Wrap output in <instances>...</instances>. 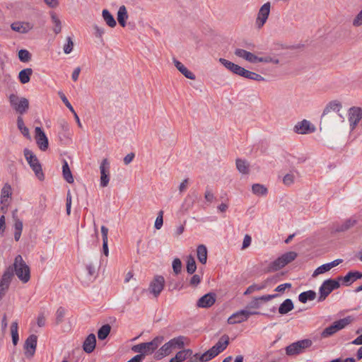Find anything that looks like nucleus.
<instances>
[{
	"mask_svg": "<svg viewBox=\"0 0 362 362\" xmlns=\"http://www.w3.org/2000/svg\"><path fill=\"white\" fill-rule=\"evenodd\" d=\"M164 340L163 336H158L149 342L141 343L132 346V350L135 353H139V356H142V360L145 356L153 354Z\"/></svg>",
	"mask_w": 362,
	"mask_h": 362,
	"instance_id": "f257e3e1",
	"label": "nucleus"
},
{
	"mask_svg": "<svg viewBox=\"0 0 362 362\" xmlns=\"http://www.w3.org/2000/svg\"><path fill=\"white\" fill-rule=\"evenodd\" d=\"M185 337L180 336L170 339L158 349L156 353V357L162 358L168 356L175 349H182L185 346Z\"/></svg>",
	"mask_w": 362,
	"mask_h": 362,
	"instance_id": "f03ea898",
	"label": "nucleus"
},
{
	"mask_svg": "<svg viewBox=\"0 0 362 362\" xmlns=\"http://www.w3.org/2000/svg\"><path fill=\"white\" fill-rule=\"evenodd\" d=\"M13 266L18 278L23 283H27L30 279V271L21 255H18L16 257Z\"/></svg>",
	"mask_w": 362,
	"mask_h": 362,
	"instance_id": "7ed1b4c3",
	"label": "nucleus"
},
{
	"mask_svg": "<svg viewBox=\"0 0 362 362\" xmlns=\"http://www.w3.org/2000/svg\"><path fill=\"white\" fill-rule=\"evenodd\" d=\"M229 344V337L223 335L210 349L202 354V361H210L223 351Z\"/></svg>",
	"mask_w": 362,
	"mask_h": 362,
	"instance_id": "20e7f679",
	"label": "nucleus"
},
{
	"mask_svg": "<svg viewBox=\"0 0 362 362\" xmlns=\"http://www.w3.org/2000/svg\"><path fill=\"white\" fill-rule=\"evenodd\" d=\"M354 321V317L351 316H347L343 319L335 321L332 325L326 327L322 332L321 333V336L323 338H327L330 336H332L338 331L344 329L347 325L351 324Z\"/></svg>",
	"mask_w": 362,
	"mask_h": 362,
	"instance_id": "39448f33",
	"label": "nucleus"
},
{
	"mask_svg": "<svg viewBox=\"0 0 362 362\" xmlns=\"http://www.w3.org/2000/svg\"><path fill=\"white\" fill-rule=\"evenodd\" d=\"M313 345V341L310 339H305L293 342L285 349L288 356H296L305 351Z\"/></svg>",
	"mask_w": 362,
	"mask_h": 362,
	"instance_id": "423d86ee",
	"label": "nucleus"
},
{
	"mask_svg": "<svg viewBox=\"0 0 362 362\" xmlns=\"http://www.w3.org/2000/svg\"><path fill=\"white\" fill-rule=\"evenodd\" d=\"M23 153L26 160L34 171L35 175L40 180H42L44 179V174L42 173V166L37 156L28 148L24 149Z\"/></svg>",
	"mask_w": 362,
	"mask_h": 362,
	"instance_id": "0eeeda50",
	"label": "nucleus"
},
{
	"mask_svg": "<svg viewBox=\"0 0 362 362\" xmlns=\"http://www.w3.org/2000/svg\"><path fill=\"white\" fill-rule=\"evenodd\" d=\"M9 103L11 107L20 115L25 114L29 108V101L25 98H20L16 94L9 95Z\"/></svg>",
	"mask_w": 362,
	"mask_h": 362,
	"instance_id": "6e6552de",
	"label": "nucleus"
},
{
	"mask_svg": "<svg viewBox=\"0 0 362 362\" xmlns=\"http://www.w3.org/2000/svg\"><path fill=\"white\" fill-rule=\"evenodd\" d=\"M297 256L298 254L296 252H287L272 262L269 266V269L272 271H277L293 262Z\"/></svg>",
	"mask_w": 362,
	"mask_h": 362,
	"instance_id": "1a4fd4ad",
	"label": "nucleus"
},
{
	"mask_svg": "<svg viewBox=\"0 0 362 362\" xmlns=\"http://www.w3.org/2000/svg\"><path fill=\"white\" fill-rule=\"evenodd\" d=\"M340 284L338 281L335 279L325 280L321 285L319 289L320 295L317 299L318 302L324 301L326 298L335 289L339 288Z\"/></svg>",
	"mask_w": 362,
	"mask_h": 362,
	"instance_id": "9d476101",
	"label": "nucleus"
},
{
	"mask_svg": "<svg viewBox=\"0 0 362 362\" xmlns=\"http://www.w3.org/2000/svg\"><path fill=\"white\" fill-rule=\"evenodd\" d=\"M276 297V295H264L258 298H253L246 305V311L255 313V315H259L260 313L257 311L261 308L262 302H267Z\"/></svg>",
	"mask_w": 362,
	"mask_h": 362,
	"instance_id": "9b49d317",
	"label": "nucleus"
},
{
	"mask_svg": "<svg viewBox=\"0 0 362 362\" xmlns=\"http://www.w3.org/2000/svg\"><path fill=\"white\" fill-rule=\"evenodd\" d=\"M271 4L267 2L259 8L255 21V25L258 28H261L267 22L270 13Z\"/></svg>",
	"mask_w": 362,
	"mask_h": 362,
	"instance_id": "f8f14e48",
	"label": "nucleus"
},
{
	"mask_svg": "<svg viewBox=\"0 0 362 362\" xmlns=\"http://www.w3.org/2000/svg\"><path fill=\"white\" fill-rule=\"evenodd\" d=\"M251 315H255V313L246 311L244 309L240 310L231 315L227 322L229 325L241 323L247 321Z\"/></svg>",
	"mask_w": 362,
	"mask_h": 362,
	"instance_id": "ddd939ff",
	"label": "nucleus"
},
{
	"mask_svg": "<svg viewBox=\"0 0 362 362\" xmlns=\"http://www.w3.org/2000/svg\"><path fill=\"white\" fill-rule=\"evenodd\" d=\"M362 119V109L358 107H353L349 110L348 119L351 130L353 131Z\"/></svg>",
	"mask_w": 362,
	"mask_h": 362,
	"instance_id": "4468645a",
	"label": "nucleus"
},
{
	"mask_svg": "<svg viewBox=\"0 0 362 362\" xmlns=\"http://www.w3.org/2000/svg\"><path fill=\"white\" fill-rule=\"evenodd\" d=\"M13 275V269L11 267H9L2 275L0 280V300L3 298L8 290Z\"/></svg>",
	"mask_w": 362,
	"mask_h": 362,
	"instance_id": "2eb2a0df",
	"label": "nucleus"
},
{
	"mask_svg": "<svg viewBox=\"0 0 362 362\" xmlns=\"http://www.w3.org/2000/svg\"><path fill=\"white\" fill-rule=\"evenodd\" d=\"M100 186L105 187L110 181V163L107 158H104L100 165Z\"/></svg>",
	"mask_w": 362,
	"mask_h": 362,
	"instance_id": "dca6fc26",
	"label": "nucleus"
},
{
	"mask_svg": "<svg viewBox=\"0 0 362 362\" xmlns=\"http://www.w3.org/2000/svg\"><path fill=\"white\" fill-rule=\"evenodd\" d=\"M35 140L39 148L41 151H46L49 146V141L47 136L41 127H37L35 129Z\"/></svg>",
	"mask_w": 362,
	"mask_h": 362,
	"instance_id": "f3484780",
	"label": "nucleus"
},
{
	"mask_svg": "<svg viewBox=\"0 0 362 362\" xmlns=\"http://www.w3.org/2000/svg\"><path fill=\"white\" fill-rule=\"evenodd\" d=\"M164 284V278L162 276H156L150 284L149 291L155 297H157L163 291Z\"/></svg>",
	"mask_w": 362,
	"mask_h": 362,
	"instance_id": "a211bd4d",
	"label": "nucleus"
},
{
	"mask_svg": "<svg viewBox=\"0 0 362 362\" xmlns=\"http://www.w3.org/2000/svg\"><path fill=\"white\" fill-rule=\"evenodd\" d=\"M37 337L35 334L29 336L25 341L24 348L25 349V355L33 356L35 354L37 346Z\"/></svg>",
	"mask_w": 362,
	"mask_h": 362,
	"instance_id": "6ab92c4d",
	"label": "nucleus"
},
{
	"mask_svg": "<svg viewBox=\"0 0 362 362\" xmlns=\"http://www.w3.org/2000/svg\"><path fill=\"white\" fill-rule=\"evenodd\" d=\"M358 222V219L356 216H352L346 219L342 223L337 226L335 231L338 233H343L349 230L354 227Z\"/></svg>",
	"mask_w": 362,
	"mask_h": 362,
	"instance_id": "aec40b11",
	"label": "nucleus"
},
{
	"mask_svg": "<svg viewBox=\"0 0 362 362\" xmlns=\"http://www.w3.org/2000/svg\"><path fill=\"white\" fill-rule=\"evenodd\" d=\"M219 62L223 64L228 70H229L230 71H231L232 73L236 74V75H238V76H242L243 75V73L244 71V68L236 64H234L233 62H230V61H228L226 59H223V58H220L218 59Z\"/></svg>",
	"mask_w": 362,
	"mask_h": 362,
	"instance_id": "412c9836",
	"label": "nucleus"
},
{
	"mask_svg": "<svg viewBox=\"0 0 362 362\" xmlns=\"http://www.w3.org/2000/svg\"><path fill=\"white\" fill-rule=\"evenodd\" d=\"M294 131L298 134H307L315 131V127L306 119L298 122L294 127Z\"/></svg>",
	"mask_w": 362,
	"mask_h": 362,
	"instance_id": "4be33fe9",
	"label": "nucleus"
},
{
	"mask_svg": "<svg viewBox=\"0 0 362 362\" xmlns=\"http://www.w3.org/2000/svg\"><path fill=\"white\" fill-rule=\"evenodd\" d=\"M13 30L20 33H27L33 29V25L29 22L16 21L11 25Z\"/></svg>",
	"mask_w": 362,
	"mask_h": 362,
	"instance_id": "5701e85b",
	"label": "nucleus"
},
{
	"mask_svg": "<svg viewBox=\"0 0 362 362\" xmlns=\"http://www.w3.org/2000/svg\"><path fill=\"white\" fill-rule=\"evenodd\" d=\"M361 278L362 272L358 271H351L348 272L344 277H341L340 279L342 280L343 284L349 286L354 281Z\"/></svg>",
	"mask_w": 362,
	"mask_h": 362,
	"instance_id": "b1692460",
	"label": "nucleus"
},
{
	"mask_svg": "<svg viewBox=\"0 0 362 362\" xmlns=\"http://www.w3.org/2000/svg\"><path fill=\"white\" fill-rule=\"evenodd\" d=\"M216 301V296L214 293H206L201 297L197 303L199 308H209L212 306Z\"/></svg>",
	"mask_w": 362,
	"mask_h": 362,
	"instance_id": "393cba45",
	"label": "nucleus"
},
{
	"mask_svg": "<svg viewBox=\"0 0 362 362\" xmlns=\"http://www.w3.org/2000/svg\"><path fill=\"white\" fill-rule=\"evenodd\" d=\"M235 55L245 59L246 61L250 63H256L257 59V56L255 55L253 53L245 50L243 49H236L234 52Z\"/></svg>",
	"mask_w": 362,
	"mask_h": 362,
	"instance_id": "a878e982",
	"label": "nucleus"
},
{
	"mask_svg": "<svg viewBox=\"0 0 362 362\" xmlns=\"http://www.w3.org/2000/svg\"><path fill=\"white\" fill-rule=\"evenodd\" d=\"M96 339L94 334H90L85 339L83 348L85 352L90 354L93 351L95 348Z\"/></svg>",
	"mask_w": 362,
	"mask_h": 362,
	"instance_id": "bb28decb",
	"label": "nucleus"
},
{
	"mask_svg": "<svg viewBox=\"0 0 362 362\" xmlns=\"http://www.w3.org/2000/svg\"><path fill=\"white\" fill-rule=\"evenodd\" d=\"M173 63L177 69V70L183 74L186 78L192 80L195 79V75L187 69V67L185 66L183 64H182L180 61L173 59Z\"/></svg>",
	"mask_w": 362,
	"mask_h": 362,
	"instance_id": "cd10ccee",
	"label": "nucleus"
},
{
	"mask_svg": "<svg viewBox=\"0 0 362 362\" xmlns=\"http://www.w3.org/2000/svg\"><path fill=\"white\" fill-rule=\"evenodd\" d=\"M207 253L208 250L204 245H199L197 247V257L199 262L205 264L207 262Z\"/></svg>",
	"mask_w": 362,
	"mask_h": 362,
	"instance_id": "c85d7f7f",
	"label": "nucleus"
},
{
	"mask_svg": "<svg viewBox=\"0 0 362 362\" xmlns=\"http://www.w3.org/2000/svg\"><path fill=\"white\" fill-rule=\"evenodd\" d=\"M11 194L12 189L11 185L8 183L5 184L1 191V203L5 204Z\"/></svg>",
	"mask_w": 362,
	"mask_h": 362,
	"instance_id": "c756f323",
	"label": "nucleus"
},
{
	"mask_svg": "<svg viewBox=\"0 0 362 362\" xmlns=\"http://www.w3.org/2000/svg\"><path fill=\"white\" fill-rule=\"evenodd\" d=\"M128 18L127 11L125 6L122 5L117 11V21L122 27L126 25V21Z\"/></svg>",
	"mask_w": 362,
	"mask_h": 362,
	"instance_id": "7c9ffc66",
	"label": "nucleus"
},
{
	"mask_svg": "<svg viewBox=\"0 0 362 362\" xmlns=\"http://www.w3.org/2000/svg\"><path fill=\"white\" fill-rule=\"evenodd\" d=\"M294 308L292 300L289 298L286 299L279 306V313L281 315L287 314Z\"/></svg>",
	"mask_w": 362,
	"mask_h": 362,
	"instance_id": "2f4dec72",
	"label": "nucleus"
},
{
	"mask_svg": "<svg viewBox=\"0 0 362 362\" xmlns=\"http://www.w3.org/2000/svg\"><path fill=\"white\" fill-rule=\"evenodd\" d=\"M62 174L64 180L69 183H73L74 180L66 160H64L62 165Z\"/></svg>",
	"mask_w": 362,
	"mask_h": 362,
	"instance_id": "473e14b6",
	"label": "nucleus"
},
{
	"mask_svg": "<svg viewBox=\"0 0 362 362\" xmlns=\"http://www.w3.org/2000/svg\"><path fill=\"white\" fill-rule=\"evenodd\" d=\"M33 74V69L26 68L21 70L18 74V78L23 84L27 83L30 80V76Z\"/></svg>",
	"mask_w": 362,
	"mask_h": 362,
	"instance_id": "72a5a7b5",
	"label": "nucleus"
},
{
	"mask_svg": "<svg viewBox=\"0 0 362 362\" xmlns=\"http://www.w3.org/2000/svg\"><path fill=\"white\" fill-rule=\"evenodd\" d=\"M102 16L106 24L110 28H115L117 25L116 21L113 16L107 9L102 11Z\"/></svg>",
	"mask_w": 362,
	"mask_h": 362,
	"instance_id": "f704fd0d",
	"label": "nucleus"
},
{
	"mask_svg": "<svg viewBox=\"0 0 362 362\" xmlns=\"http://www.w3.org/2000/svg\"><path fill=\"white\" fill-rule=\"evenodd\" d=\"M316 298V293L313 290L304 291L298 296V300L303 303H305L308 300H313Z\"/></svg>",
	"mask_w": 362,
	"mask_h": 362,
	"instance_id": "c9c22d12",
	"label": "nucleus"
},
{
	"mask_svg": "<svg viewBox=\"0 0 362 362\" xmlns=\"http://www.w3.org/2000/svg\"><path fill=\"white\" fill-rule=\"evenodd\" d=\"M341 108V105L339 102H338L337 100L331 101L325 107V109L323 110L322 116H325V115L328 114L332 110V111H335V110L339 111Z\"/></svg>",
	"mask_w": 362,
	"mask_h": 362,
	"instance_id": "e433bc0d",
	"label": "nucleus"
},
{
	"mask_svg": "<svg viewBox=\"0 0 362 362\" xmlns=\"http://www.w3.org/2000/svg\"><path fill=\"white\" fill-rule=\"evenodd\" d=\"M236 168L238 171L242 174H248L250 165L245 160L237 159L236 160Z\"/></svg>",
	"mask_w": 362,
	"mask_h": 362,
	"instance_id": "4c0bfd02",
	"label": "nucleus"
},
{
	"mask_svg": "<svg viewBox=\"0 0 362 362\" xmlns=\"http://www.w3.org/2000/svg\"><path fill=\"white\" fill-rule=\"evenodd\" d=\"M242 76L245 77L246 78L256 81H264V78L263 76H262L261 75L256 74L255 72L248 71L245 69H244Z\"/></svg>",
	"mask_w": 362,
	"mask_h": 362,
	"instance_id": "58836bf2",
	"label": "nucleus"
},
{
	"mask_svg": "<svg viewBox=\"0 0 362 362\" xmlns=\"http://www.w3.org/2000/svg\"><path fill=\"white\" fill-rule=\"evenodd\" d=\"M187 272L189 274H192L197 269V264L194 257L189 255L187 257Z\"/></svg>",
	"mask_w": 362,
	"mask_h": 362,
	"instance_id": "ea45409f",
	"label": "nucleus"
},
{
	"mask_svg": "<svg viewBox=\"0 0 362 362\" xmlns=\"http://www.w3.org/2000/svg\"><path fill=\"white\" fill-rule=\"evenodd\" d=\"M17 126L21 132L23 134L24 136L27 138H30V132L28 127H26L24 124L23 117L19 115L17 118Z\"/></svg>",
	"mask_w": 362,
	"mask_h": 362,
	"instance_id": "a19ab883",
	"label": "nucleus"
},
{
	"mask_svg": "<svg viewBox=\"0 0 362 362\" xmlns=\"http://www.w3.org/2000/svg\"><path fill=\"white\" fill-rule=\"evenodd\" d=\"M192 355V350L187 349H184L182 351H178L176 355L175 358L177 360H178L180 362H182L189 357H190Z\"/></svg>",
	"mask_w": 362,
	"mask_h": 362,
	"instance_id": "79ce46f5",
	"label": "nucleus"
},
{
	"mask_svg": "<svg viewBox=\"0 0 362 362\" xmlns=\"http://www.w3.org/2000/svg\"><path fill=\"white\" fill-rule=\"evenodd\" d=\"M18 322L16 321L13 322L11 325V334L12 337V341L13 345H16L18 342Z\"/></svg>",
	"mask_w": 362,
	"mask_h": 362,
	"instance_id": "37998d69",
	"label": "nucleus"
},
{
	"mask_svg": "<svg viewBox=\"0 0 362 362\" xmlns=\"http://www.w3.org/2000/svg\"><path fill=\"white\" fill-rule=\"evenodd\" d=\"M110 330L111 327L108 324L103 325L98 332V339L100 340L105 339L110 334Z\"/></svg>",
	"mask_w": 362,
	"mask_h": 362,
	"instance_id": "c03bdc74",
	"label": "nucleus"
},
{
	"mask_svg": "<svg viewBox=\"0 0 362 362\" xmlns=\"http://www.w3.org/2000/svg\"><path fill=\"white\" fill-rule=\"evenodd\" d=\"M252 191L257 195H264L267 192V189L262 185L254 184L252 186Z\"/></svg>",
	"mask_w": 362,
	"mask_h": 362,
	"instance_id": "a18cd8bd",
	"label": "nucleus"
},
{
	"mask_svg": "<svg viewBox=\"0 0 362 362\" xmlns=\"http://www.w3.org/2000/svg\"><path fill=\"white\" fill-rule=\"evenodd\" d=\"M257 62L272 63L274 64H278L279 63V60L276 56L268 55L262 57H257Z\"/></svg>",
	"mask_w": 362,
	"mask_h": 362,
	"instance_id": "49530a36",
	"label": "nucleus"
},
{
	"mask_svg": "<svg viewBox=\"0 0 362 362\" xmlns=\"http://www.w3.org/2000/svg\"><path fill=\"white\" fill-rule=\"evenodd\" d=\"M51 18L54 24L53 30L56 34H58L62 31L61 21L59 19L56 14H52Z\"/></svg>",
	"mask_w": 362,
	"mask_h": 362,
	"instance_id": "de8ad7c7",
	"label": "nucleus"
},
{
	"mask_svg": "<svg viewBox=\"0 0 362 362\" xmlns=\"http://www.w3.org/2000/svg\"><path fill=\"white\" fill-rule=\"evenodd\" d=\"M266 287V284H252L250 286L246 291L244 292V295H249L255 291H260Z\"/></svg>",
	"mask_w": 362,
	"mask_h": 362,
	"instance_id": "09e8293b",
	"label": "nucleus"
},
{
	"mask_svg": "<svg viewBox=\"0 0 362 362\" xmlns=\"http://www.w3.org/2000/svg\"><path fill=\"white\" fill-rule=\"evenodd\" d=\"M332 268L330 267L329 263L322 264V265L320 266L319 267H317L314 271V272L313 274V276L315 277V276H318L319 274H323V273H325V272L329 271Z\"/></svg>",
	"mask_w": 362,
	"mask_h": 362,
	"instance_id": "8fccbe9b",
	"label": "nucleus"
},
{
	"mask_svg": "<svg viewBox=\"0 0 362 362\" xmlns=\"http://www.w3.org/2000/svg\"><path fill=\"white\" fill-rule=\"evenodd\" d=\"M18 55L22 62H28L31 59V54L27 49H21Z\"/></svg>",
	"mask_w": 362,
	"mask_h": 362,
	"instance_id": "3c124183",
	"label": "nucleus"
},
{
	"mask_svg": "<svg viewBox=\"0 0 362 362\" xmlns=\"http://www.w3.org/2000/svg\"><path fill=\"white\" fill-rule=\"evenodd\" d=\"M74 48V42L71 37H66V43L64 44L63 49L65 54H69L71 52Z\"/></svg>",
	"mask_w": 362,
	"mask_h": 362,
	"instance_id": "603ef678",
	"label": "nucleus"
},
{
	"mask_svg": "<svg viewBox=\"0 0 362 362\" xmlns=\"http://www.w3.org/2000/svg\"><path fill=\"white\" fill-rule=\"evenodd\" d=\"M173 269L175 274L180 273L182 269V262L180 259L175 258L173 262Z\"/></svg>",
	"mask_w": 362,
	"mask_h": 362,
	"instance_id": "864d4df0",
	"label": "nucleus"
},
{
	"mask_svg": "<svg viewBox=\"0 0 362 362\" xmlns=\"http://www.w3.org/2000/svg\"><path fill=\"white\" fill-rule=\"evenodd\" d=\"M295 176L293 173H288L283 177V182L286 186H290L293 184Z\"/></svg>",
	"mask_w": 362,
	"mask_h": 362,
	"instance_id": "5fc2aeb1",
	"label": "nucleus"
},
{
	"mask_svg": "<svg viewBox=\"0 0 362 362\" xmlns=\"http://www.w3.org/2000/svg\"><path fill=\"white\" fill-rule=\"evenodd\" d=\"M16 211L13 213V218L14 219V228L15 231H22L23 230V222L17 218L16 216Z\"/></svg>",
	"mask_w": 362,
	"mask_h": 362,
	"instance_id": "6e6d98bb",
	"label": "nucleus"
},
{
	"mask_svg": "<svg viewBox=\"0 0 362 362\" xmlns=\"http://www.w3.org/2000/svg\"><path fill=\"white\" fill-rule=\"evenodd\" d=\"M163 211H160L158 214V216L155 221V228L158 230L160 229L163 224Z\"/></svg>",
	"mask_w": 362,
	"mask_h": 362,
	"instance_id": "4d7b16f0",
	"label": "nucleus"
},
{
	"mask_svg": "<svg viewBox=\"0 0 362 362\" xmlns=\"http://www.w3.org/2000/svg\"><path fill=\"white\" fill-rule=\"evenodd\" d=\"M64 315H65V310L62 307L59 308L56 313L57 324H59L63 321Z\"/></svg>",
	"mask_w": 362,
	"mask_h": 362,
	"instance_id": "13d9d810",
	"label": "nucleus"
},
{
	"mask_svg": "<svg viewBox=\"0 0 362 362\" xmlns=\"http://www.w3.org/2000/svg\"><path fill=\"white\" fill-rule=\"evenodd\" d=\"M59 95L60 98L62 99V102L64 103V105L66 106V107L71 112H74V109L73 106L71 105V103L69 102L67 98L65 96V95L62 92H59Z\"/></svg>",
	"mask_w": 362,
	"mask_h": 362,
	"instance_id": "bf43d9fd",
	"label": "nucleus"
},
{
	"mask_svg": "<svg viewBox=\"0 0 362 362\" xmlns=\"http://www.w3.org/2000/svg\"><path fill=\"white\" fill-rule=\"evenodd\" d=\"M352 23L355 27H358L362 25V10L354 18Z\"/></svg>",
	"mask_w": 362,
	"mask_h": 362,
	"instance_id": "052dcab7",
	"label": "nucleus"
},
{
	"mask_svg": "<svg viewBox=\"0 0 362 362\" xmlns=\"http://www.w3.org/2000/svg\"><path fill=\"white\" fill-rule=\"evenodd\" d=\"M189 360L187 362H207L208 361H202V354H192L190 357L188 358Z\"/></svg>",
	"mask_w": 362,
	"mask_h": 362,
	"instance_id": "680f3d73",
	"label": "nucleus"
},
{
	"mask_svg": "<svg viewBox=\"0 0 362 362\" xmlns=\"http://www.w3.org/2000/svg\"><path fill=\"white\" fill-rule=\"evenodd\" d=\"M201 282V277L198 274L193 275L189 281V284L192 286H197Z\"/></svg>",
	"mask_w": 362,
	"mask_h": 362,
	"instance_id": "e2e57ef3",
	"label": "nucleus"
},
{
	"mask_svg": "<svg viewBox=\"0 0 362 362\" xmlns=\"http://www.w3.org/2000/svg\"><path fill=\"white\" fill-rule=\"evenodd\" d=\"M291 288V284H290V283H285V284H281V285L278 286L275 288V291L283 293V292L285 291V290L286 288Z\"/></svg>",
	"mask_w": 362,
	"mask_h": 362,
	"instance_id": "0e129e2a",
	"label": "nucleus"
},
{
	"mask_svg": "<svg viewBox=\"0 0 362 362\" xmlns=\"http://www.w3.org/2000/svg\"><path fill=\"white\" fill-rule=\"evenodd\" d=\"M46 317L43 313H40L37 319V324L40 327H42L45 325Z\"/></svg>",
	"mask_w": 362,
	"mask_h": 362,
	"instance_id": "69168bd1",
	"label": "nucleus"
},
{
	"mask_svg": "<svg viewBox=\"0 0 362 362\" xmlns=\"http://www.w3.org/2000/svg\"><path fill=\"white\" fill-rule=\"evenodd\" d=\"M251 237L249 235H245L243 239L242 249L245 250L251 244Z\"/></svg>",
	"mask_w": 362,
	"mask_h": 362,
	"instance_id": "338daca9",
	"label": "nucleus"
},
{
	"mask_svg": "<svg viewBox=\"0 0 362 362\" xmlns=\"http://www.w3.org/2000/svg\"><path fill=\"white\" fill-rule=\"evenodd\" d=\"M204 197L208 202H212L214 199V195L213 192L209 189L206 190Z\"/></svg>",
	"mask_w": 362,
	"mask_h": 362,
	"instance_id": "774afa93",
	"label": "nucleus"
}]
</instances>
